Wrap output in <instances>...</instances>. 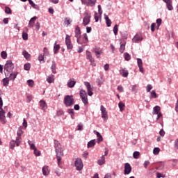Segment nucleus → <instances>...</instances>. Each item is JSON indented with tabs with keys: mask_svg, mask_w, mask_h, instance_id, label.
<instances>
[{
	"mask_svg": "<svg viewBox=\"0 0 178 178\" xmlns=\"http://www.w3.org/2000/svg\"><path fill=\"white\" fill-rule=\"evenodd\" d=\"M13 69H15V65H13V63H12V60H7L4 65L5 76H9V73H12Z\"/></svg>",
	"mask_w": 178,
	"mask_h": 178,
	"instance_id": "1",
	"label": "nucleus"
},
{
	"mask_svg": "<svg viewBox=\"0 0 178 178\" xmlns=\"http://www.w3.org/2000/svg\"><path fill=\"white\" fill-rule=\"evenodd\" d=\"M64 104L65 106H72L74 105V99L73 98V95H66L64 97Z\"/></svg>",
	"mask_w": 178,
	"mask_h": 178,
	"instance_id": "2",
	"label": "nucleus"
},
{
	"mask_svg": "<svg viewBox=\"0 0 178 178\" xmlns=\"http://www.w3.org/2000/svg\"><path fill=\"white\" fill-rule=\"evenodd\" d=\"M56 154L58 163L59 165L60 163V161H62V156H63V149H62V147L56 149Z\"/></svg>",
	"mask_w": 178,
	"mask_h": 178,
	"instance_id": "3",
	"label": "nucleus"
},
{
	"mask_svg": "<svg viewBox=\"0 0 178 178\" xmlns=\"http://www.w3.org/2000/svg\"><path fill=\"white\" fill-rule=\"evenodd\" d=\"M91 22V13H84V17L83 19V25L87 26Z\"/></svg>",
	"mask_w": 178,
	"mask_h": 178,
	"instance_id": "4",
	"label": "nucleus"
},
{
	"mask_svg": "<svg viewBox=\"0 0 178 178\" xmlns=\"http://www.w3.org/2000/svg\"><path fill=\"white\" fill-rule=\"evenodd\" d=\"M79 95L82 99V102L84 103L85 105L88 104V98L87 97V92L84 90H81Z\"/></svg>",
	"mask_w": 178,
	"mask_h": 178,
	"instance_id": "5",
	"label": "nucleus"
},
{
	"mask_svg": "<svg viewBox=\"0 0 178 178\" xmlns=\"http://www.w3.org/2000/svg\"><path fill=\"white\" fill-rule=\"evenodd\" d=\"M74 165L76 167V170H83V161L81 159H76L74 162Z\"/></svg>",
	"mask_w": 178,
	"mask_h": 178,
	"instance_id": "6",
	"label": "nucleus"
},
{
	"mask_svg": "<svg viewBox=\"0 0 178 178\" xmlns=\"http://www.w3.org/2000/svg\"><path fill=\"white\" fill-rule=\"evenodd\" d=\"M83 5H86V6L92 7L97 3V0H81Z\"/></svg>",
	"mask_w": 178,
	"mask_h": 178,
	"instance_id": "7",
	"label": "nucleus"
},
{
	"mask_svg": "<svg viewBox=\"0 0 178 178\" xmlns=\"http://www.w3.org/2000/svg\"><path fill=\"white\" fill-rule=\"evenodd\" d=\"M100 111L102 112V118L104 120H108V111H106V108H105L104 106H100Z\"/></svg>",
	"mask_w": 178,
	"mask_h": 178,
	"instance_id": "8",
	"label": "nucleus"
},
{
	"mask_svg": "<svg viewBox=\"0 0 178 178\" xmlns=\"http://www.w3.org/2000/svg\"><path fill=\"white\" fill-rule=\"evenodd\" d=\"M65 44L67 45V49H73V44H72V40L69 35H66Z\"/></svg>",
	"mask_w": 178,
	"mask_h": 178,
	"instance_id": "9",
	"label": "nucleus"
},
{
	"mask_svg": "<svg viewBox=\"0 0 178 178\" xmlns=\"http://www.w3.org/2000/svg\"><path fill=\"white\" fill-rule=\"evenodd\" d=\"M143 41V35L140 33H137L134 38L132 39V42L136 44Z\"/></svg>",
	"mask_w": 178,
	"mask_h": 178,
	"instance_id": "10",
	"label": "nucleus"
},
{
	"mask_svg": "<svg viewBox=\"0 0 178 178\" xmlns=\"http://www.w3.org/2000/svg\"><path fill=\"white\" fill-rule=\"evenodd\" d=\"M84 84L87 88L88 95H89V97H92V95L94 93L92 92V88H91V84H90L89 82H84Z\"/></svg>",
	"mask_w": 178,
	"mask_h": 178,
	"instance_id": "11",
	"label": "nucleus"
},
{
	"mask_svg": "<svg viewBox=\"0 0 178 178\" xmlns=\"http://www.w3.org/2000/svg\"><path fill=\"white\" fill-rule=\"evenodd\" d=\"M75 37L77 38L76 41L78 44H80L79 40L80 37H81V31L80 30V27H79V26H76L75 28Z\"/></svg>",
	"mask_w": 178,
	"mask_h": 178,
	"instance_id": "12",
	"label": "nucleus"
},
{
	"mask_svg": "<svg viewBox=\"0 0 178 178\" xmlns=\"http://www.w3.org/2000/svg\"><path fill=\"white\" fill-rule=\"evenodd\" d=\"M92 52L95 53L97 58H100V55H102V49L101 47H95L93 48Z\"/></svg>",
	"mask_w": 178,
	"mask_h": 178,
	"instance_id": "13",
	"label": "nucleus"
},
{
	"mask_svg": "<svg viewBox=\"0 0 178 178\" xmlns=\"http://www.w3.org/2000/svg\"><path fill=\"white\" fill-rule=\"evenodd\" d=\"M0 122L2 124H5L6 123V117L5 116V111H3V110L0 111Z\"/></svg>",
	"mask_w": 178,
	"mask_h": 178,
	"instance_id": "14",
	"label": "nucleus"
},
{
	"mask_svg": "<svg viewBox=\"0 0 178 178\" xmlns=\"http://www.w3.org/2000/svg\"><path fill=\"white\" fill-rule=\"evenodd\" d=\"M86 59H88L90 63L93 65V66H95V64H94V58H92V55L91 54V52L89 51H86Z\"/></svg>",
	"mask_w": 178,
	"mask_h": 178,
	"instance_id": "15",
	"label": "nucleus"
},
{
	"mask_svg": "<svg viewBox=\"0 0 178 178\" xmlns=\"http://www.w3.org/2000/svg\"><path fill=\"white\" fill-rule=\"evenodd\" d=\"M131 172V165H130V163H127L124 165V175H130Z\"/></svg>",
	"mask_w": 178,
	"mask_h": 178,
	"instance_id": "16",
	"label": "nucleus"
},
{
	"mask_svg": "<svg viewBox=\"0 0 178 178\" xmlns=\"http://www.w3.org/2000/svg\"><path fill=\"white\" fill-rule=\"evenodd\" d=\"M39 104H40V106L42 109V111H47V109H48V105L47 104V102H45V101L44 100H40L39 102Z\"/></svg>",
	"mask_w": 178,
	"mask_h": 178,
	"instance_id": "17",
	"label": "nucleus"
},
{
	"mask_svg": "<svg viewBox=\"0 0 178 178\" xmlns=\"http://www.w3.org/2000/svg\"><path fill=\"white\" fill-rule=\"evenodd\" d=\"M94 134H95L97 137V143L99 144V143H102L104 141V138H102V135L97 131H93Z\"/></svg>",
	"mask_w": 178,
	"mask_h": 178,
	"instance_id": "18",
	"label": "nucleus"
},
{
	"mask_svg": "<svg viewBox=\"0 0 178 178\" xmlns=\"http://www.w3.org/2000/svg\"><path fill=\"white\" fill-rule=\"evenodd\" d=\"M17 74H19L17 72H14L13 73L10 72L8 76H6V77H9L10 80H12L13 81L15 79H16V77L17 76Z\"/></svg>",
	"mask_w": 178,
	"mask_h": 178,
	"instance_id": "19",
	"label": "nucleus"
},
{
	"mask_svg": "<svg viewBox=\"0 0 178 178\" xmlns=\"http://www.w3.org/2000/svg\"><path fill=\"white\" fill-rule=\"evenodd\" d=\"M74 86H76V81H74V79H70L68 82H67V86L70 88H73V87H74Z\"/></svg>",
	"mask_w": 178,
	"mask_h": 178,
	"instance_id": "20",
	"label": "nucleus"
},
{
	"mask_svg": "<svg viewBox=\"0 0 178 178\" xmlns=\"http://www.w3.org/2000/svg\"><path fill=\"white\" fill-rule=\"evenodd\" d=\"M46 80L49 84H51V83H54V81H55V75L51 74L48 76Z\"/></svg>",
	"mask_w": 178,
	"mask_h": 178,
	"instance_id": "21",
	"label": "nucleus"
},
{
	"mask_svg": "<svg viewBox=\"0 0 178 178\" xmlns=\"http://www.w3.org/2000/svg\"><path fill=\"white\" fill-rule=\"evenodd\" d=\"M35 20H37V17H32L29 23V27H34V24L35 23Z\"/></svg>",
	"mask_w": 178,
	"mask_h": 178,
	"instance_id": "22",
	"label": "nucleus"
},
{
	"mask_svg": "<svg viewBox=\"0 0 178 178\" xmlns=\"http://www.w3.org/2000/svg\"><path fill=\"white\" fill-rule=\"evenodd\" d=\"M104 19L106 20L107 27H111L112 24V21H111V19H109V17H108V15H104Z\"/></svg>",
	"mask_w": 178,
	"mask_h": 178,
	"instance_id": "23",
	"label": "nucleus"
},
{
	"mask_svg": "<svg viewBox=\"0 0 178 178\" xmlns=\"http://www.w3.org/2000/svg\"><path fill=\"white\" fill-rule=\"evenodd\" d=\"M95 139L91 140L88 143V148H92L93 147H95Z\"/></svg>",
	"mask_w": 178,
	"mask_h": 178,
	"instance_id": "24",
	"label": "nucleus"
},
{
	"mask_svg": "<svg viewBox=\"0 0 178 178\" xmlns=\"http://www.w3.org/2000/svg\"><path fill=\"white\" fill-rule=\"evenodd\" d=\"M42 174L44 176H48V175H49V170H48V166H44L42 168Z\"/></svg>",
	"mask_w": 178,
	"mask_h": 178,
	"instance_id": "25",
	"label": "nucleus"
},
{
	"mask_svg": "<svg viewBox=\"0 0 178 178\" xmlns=\"http://www.w3.org/2000/svg\"><path fill=\"white\" fill-rule=\"evenodd\" d=\"M59 49H60V46L59 44H57L56 42L54 46V54H58V52H59Z\"/></svg>",
	"mask_w": 178,
	"mask_h": 178,
	"instance_id": "26",
	"label": "nucleus"
},
{
	"mask_svg": "<svg viewBox=\"0 0 178 178\" xmlns=\"http://www.w3.org/2000/svg\"><path fill=\"white\" fill-rule=\"evenodd\" d=\"M120 74H122V76L123 77H127V76H129V71L125 70H121L120 71Z\"/></svg>",
	"mask_w": 178,
	"mask_h": 178,
	"instance_id": "27",
	"label": "nucleus"
},
{
	"mask_svg": "<svg viewBox=\"0 0 178 178\" xmlns=\"http://www.w3.org/2000/svg\"><path fill=\"white\" fill-rule=\"evenodd\" d=\"M51 69L52 73H54V74H56V63H55V61L52 62Z\"/></svg>",
	"mask_w": 178,
	"mask_h": 178,
	"instance_id": "28",
	"label": "nucleus"
},
{
	"mask_svg": "<svg viewBox=\"0 0 178 178\" xmlns=\"http://www.w3.org/2000/svg\"><path fill=\"white\" fill-rule=\"evenodd\" d=\"M67 112L70 115L72 119H74V110L73 108H69Z\"/></svg>",
	"mask_w": 178,
	"mask_h": 178,
	"instance_id": "29",
	"label": "nucleus"
},
{
	"mask_svg": "<svg viewBox=\"0 0 178 178\" xmlns=\"http://www.w3.org/2000/svg\"><path fill=\"white\" fill-rule=\"evenodd\" d=\"M98 165H104L105 163V156H102L101 159L97 161Z\"/></svg>",
	"mask_w": 178,
	"mask_h": 178,
	"instance_id": "30",
	"label": "nucleus"
},
{
	"mask_svg": "<svg viewBox=\"0 0 178 178\" xmlns=\"http://www.w3.org/2000/svg\"><path fill=\"white\" fill-rule=\"evenodd\" d=\"M20 140H22V136H17L16 137V140H15L16 142L17 147H19V145H20V143H22V141Z\"/></svg>",
	"mask_w": 178,
	"mask_h": 178,
	"instance_id": "31",
	"label": "nucleus"
},
{
	"mask_svg": "<svg viewBox=\"0 0 178 178\" xmlns=\"http://www.w3.org/2000/svg\"><path fill=\"white\" fill-rule=\"evenodd\" d=\"M3 84L4 87H8L9 86V78H4L3 79Z\"/></svg>",
	"mask_w": 178,
	"mask_h": 178,
	"instance_id": "32",
	"label": "nucleus"
},
{
	"mask_svg": "<svg viewBox=\"0 0 178 178\" xmlns=\"http://www.w3.org/2000/svg\"><path fill=\"white\" fill-rule=\"evenodd\" d=\"M22 55H24V58L27 60L30 59V54H29V52H27V51L24 50L22 52Z\"/></svg>",
	"mask_w": 178,
	"mask_h": 178,
	"instance_id": "33",
	"label": "nucleus"
},
{
	"mask_svg": "<svg viewBox=\"0 0 178 178\" xmlns=\"http://www.w3.org/2000/svg\"><path fill=\"white\" fill-rule=\"evenodd\" d=\"M118 106L120 108V112H123V111H124V104L123 102H120L119 104H118Z\"/></svg>",
	"mask_w": 178,
	"mask_h": 178,
	"instance_id": "34",
	"label": "nucleus"
},
{
	"mask_svg": "<svg viewBox=\"0 0 178 178\" xmlns=\"http://www.w3.org/2000/svg\"><path fill=\"white\" fill-rule=\"evenodd\" d=\"M159 111H161V107L159 106L154 107V112L155 115H158V113H159Z\"/></svg>",
	"mask_w": 178,
	"mask_h": 178,
	"instance_id": "35",
	"label": "nucleus"
},
{
	"mask_svg": "<svg viewBox=\"0 0 178 178\" xmlns=\"http://www.w3.org/2000/svg\"><path fill=\"white\" fill-rule=\"evenodd\" d=\"M168 10H173V6H172V1L165 3Z\"/></svg>",
	"mask_w": 178,
	"mask_h": 178,
	"instance_id": "36",
	"label": "nucleus"
},
{
	"mask_svg": "<svg viewBox=\"0 0 178 178\" xmlns=\"http://www.w3.org/2000/svg\"><path fill=\"white\" fill-rule=\"evenodd\" d=\"M54 147L56 149H57V148H61L60 143H59V141L57 140H54Z\"/></svg>",
	"mask_w": 178,
	"mask_h": 178,
	"instance_id": "37",
	"label": "nucleus"
},
{
	"mask_svg": "<svg viewBox=\"0 0 178 178\" xmlns=\"http://www.w3.org/2000/svg\"><path fill=\"white\" fill-rule=\"evenodd\" d=\"M15 145H16V142L15 140H11L10 142V148L11 149H15Z\"/></svg>",
	"mask_w": 178,
	"mask_h": 178,
	"instance_id": "38",
	"label": "nucleus"
},
{
	"mask_svg": "<svg viewBox=\"0 0 178 178\" xmlns=\"http://www.w3.org/2000/svg\"><path fill=\"white\" fill-rule=\"evenodd\" d=\"M131 91H132V92L137 94V92L138 91V90L137 89V85H134L131 86Z\"/></svg>",
	"mask_w": 178,
	"mask_h": 178,
	"instance_id": "39",
	"label": "nucleus"
},
{
	"mask_svg": "<svg viewBox=\"0 0 178 178\" xmlns=\"http://www.w3.org/2000/svg\"><path fill=\"white\" fill-rule=\"evenodd\" d=\"M1 56L2 59H6V58H8V54L6 53V51H3L1 53Z\"/></svg>",
	"mask_w": 178,
	"mask_h": 178,
	"instance_id": "40",
	"label": "nucleus"
},
{
	"mask_svg": "<svg viewBox=\"0 0 178 178\" xmlns=\"http://www.w3.org/2000/svg\"><path fill=\"white\" fill-rule=\"evenodd\" d=\"M160 152H161V149L159 147H155L153 149V154L154 155H158V154H159Z\"/></svg>",
	"mask_w": 178,
	"mask_h": 178,
	"instance_id": "41",
	"label": "nucleus"
},
{
	"mask_svg": "<svg viewBox=\"0 0 178 178\" xmlns=\"http://www.w3.org/2000/svg\"><path fill=\"white\" fill-rule=\"evenodd\" d=\"M22 38H23V40H24V41H27V40H29V34H27V33H26V32H23L22 33Z\"/></svg>",
	"mask_w": 178,
	"mask_h": 178,
	"instance_id": "42",
	"label": "nucleus"
},
{
	"mask_svg": "<svg viewBox=\"0 0 178 178\" xmlns=\"http://www.w3.org/2000/svg\"><path fill=\"white\" fill-rule=\"evenodd\" d=\"M5 13L7 15H12V10L9 7H6L5 8Z\"/></svg>",
	"mask_w": 178,
	"mask_h": 178,
	"instance_id": "43",
	"label": "nucleus"
},
{
	"mask_svg": "<svg viewBox=\"0 0 178 178\" xmlns=\"http://www.w3.org/2000/svg\"><path fill=\"white\" fill-rule=\"evenodd\" d=\"M118 27V24H115L113 27V33L115 35H118V31H119V29Z\"/></svg>",
	"mask_w": 178,
	"mask_h": 178,
	"instance_id": "44",
	"label": "nucleus"
},
{
	"mask_svg": "<svg viewBox=\"0 0 178 178\" xmlns=\"http://www.w3.org/2000/svg\"><path fill=\"white\" fill-rule=\"evenodd\" d=\"M27 84L29 87H34V81L29 79L27 81Z\"/></svg>",
	"mask_w": 178,
	"mask_h": 178,
	"instance_id": "45",
	"label": "nucleus"
},
{
	"mask_svg": "<svg viewBox=\"0 0 178 178\" xmlns=\"http://www.w3.org/2000/svg\"><path fill=\"white\" fill-rule=\"evenodd\" d=\"M28 144H29V145L31 147V149L35 150V149H37V147H35V145H34V143H31V140L28 141Z\"/></svg>",
	"mask_w": 178,
	"mask_h": 178,
	"instance_id": "46",
	"label": "nucleus"
},
{
	"mask_svg": "<svg viewBox=\"0 0 178 178\" xmlns=\"http://www.w3.org/2000/svg\"><path fill=\"white\" fill-rule=\"evenodd\" d=\"M133 156L135 159H138V157L140 156V152H134L133 154Z\"/></svg>",
	"mask_w": 178,
	"mask_h": 178,
	"instance_id": "47",
	"label": "nucleus"
},
{
	"mask_svg": "<svg viewBox=\"0 0 178 178\" xmlns=\"http://www.w3.org/2000/svg\"><path fill=\"white\" fill-rule=\"evenodd\" d=\"M43 52H44V56H48L49 55V51H48V49L47 47H44L43 49Z\"/></svg>",
	"mask_w": 178,
	"mask_h": 178,
	"instance_id": "48",
	"label": "nucleus"
},
{
	"mask_svg": "<svg viewBox=\"0 0 178 178\" xmlns=\"http://www.w3.org/2000/svg\"><path fill=\"white\" fill-rule=\"evenodd\" d=\"M38 60L42 63H44L45 62V60H44V55L42 54H40L39 57H38Z\"/></svg>",
	"mask_w": 178,
	"mask_h": 178,
	"instance_id": "49",
	"label": "nucleus"
},
{
	"mask_svg": "<svg viewBox=\"0 0 178 178\" xmlns=\"http://www.w3.org/2000/svg\"><path fill=\"white\" fill-rule=\"evenodd\" d=\"M124 56L125 60H130L131 57H130V54H129V53H124Z\"/></svg>",
	"mask_w": 178,
	"mask_h": 178,
	"instance_id": "50",
	"label": "nucleus"
},
{
	"mask_svg": "<svg viewBox=\"0 0 178 178\" xmlns=\"http://www.w3.org/2000/svg\"><path fill=\"white\" fill-rule=\"evenodd\" d=\"M30 67H31L30 63H26L24 65V70H30Z\"/></svg>",
	"mask_w": 178,
	"mask_h": 178,
	"instance_id": "51",
	"label": "nucleus"
},
{
	"mask_svg": "<svg viewBox=\"0 0 178 178\" xmlns=\"http://www.w3.org/2000/svg\"><path fill=\"white\" fill-rule=\"evenodd\" d=\"M33 151L35 156H40V155H41V152H40V150L35 149Z\"/></svg>",
	"mask_w": 178,
	"mask_h": 178,
	"instance_id": "52",
	"label": "nucleus"
},
{
	"mask_svg": "<svg viewBox=\"0 0 178 178\" xmlns=\"http://www.w3.org/2000/svg\"><path fill=\"white\" fill-rule=\"evenodd\" d=\"M124 49H125V46L124 44H121L120 47V52L121 54H123V52H124Z\"/></svg>",
	"mask_w": 178,
	"mask_h": 178,
	"instance_id": "53",
	"label": "nucleus"
},
{
	"mask_svg": "<svg viewBox=\"0 0 178 178\" xmlns=\"http://www.w3.org/2000/svg\"><path fill=\"white\" fill-rule=\"evenodd\" d=\"M97 83L99 86H101L102 83H104V81H102V77L97 79Z\"/></svg>",
	"mask_w": 178,
	"mask_h": 178,
	"instance_id": "54",
	"label": "nucleus"
},
{
	"mask_svg": "<svg viewBox=\"0 0 178 178\" xmlns=\"http://www.w3.org/2000/svg\"><path fill=\"white\" fill-rule=\"evenodd\" d=\"M83 37L84 38V42L86 43V42H88V36H87V33H84L83 35Z\"/></svg>",
	"mask_w": 178,
	"mask_h": 178,
	"instance_id": "55",
	"label": "nucleus"
},
{
	"mask_svg": "<svg viewBox=\"0 0 178 178\" xmlns=\"http://www.w3.org/2000/svg\"><path fill=\"white\" fill-rule=\"evenodd\" d=\"M156 26V24L155 23H152L151 24V31H152V33H154V31H155V26Z\"/></svg>",
	"mask_w": 178,
	"mask_h": 178,
	"instance_id": "56",
	"label": "nucleus"
},
{
	"mask_svg": "<svg viewBox=\"0 0 178 178\" xmlns=\"http://www.w3.org/2000/svg\"><path fill=\"white\" fill-rule=\"evenodd\" d=\"M137 63L138 67L143 66V60H141L140 58L137 59Z\"/></svg>",
	"mask_w": 178,
	"mask_h": 178,
	"instance_id": "57",
	"label": "nucleus"
},
{
	"mask_svg": "<svg viewBox=\"0 0 178 178\" xmlns=\"http://www.w3.org/2000/svg\"><path fill=\"white\" fill-rule=\"evenodd\" d=\"M70 19L69 18H65V24H66V26H69V24H70Z\"/></svg>",
	"mask_w": 178,
	"mask_h": 178,
	"instance_id": "58",
	"label": "nucleus"
},
{
	"mask_svg": "<svg viewBox=\"0 0 178 178\" xmlns=\"http://www.w3.org/2000/svg\"><path fill=\"white\" fill-rule=\"evenodd\" d=\"M22 134H23V131L22 130V129L19 128L17 132V136H22Z\"/></svg>",
	"mask_w": 178,
	"mask_h": 178,
	"instance_id": "59",
	"label": "nucleus"
},
{
	"mask_svg": "<svg viewBox=\"0 0 178 178\" xmlns=\"http://www.w3.org/2000/svg\"><path fill=\"white\" fill-rule=\"evenodd\" d=\"M117 90L119 91V92H123V86H118Z\"/></svg>",
	"mask_w": 178,
	"mask_h": 178,
	"instance_id": "60",
	"label": "nucleus"
},
{
	"mask_svg": "<svg viewBox=\"0 0 178 178\" xmlns=\"http://www.w3.org/2000/svg\"><path fill=\"white\" fill-rule=\"evenodd\" d=\"M152 90V86L149 84L147 86V92H149Z\"/></svg>",
	"mask_w": 178,
	"mask_h": 178,
	"instance_id": "61",
	"label": "nucleus"
},
{
	"mask_svg": "<svg viewBox=\"0 0 178 178\" xmlns=\"http://www.w3.org/2000/svg\"><path fill=\"white\" fill-rule=\"evenodd\" d=\"M152 98H156V92L155 90H152L151 92Z\"/></svg>",
	"mask_w": 178,
	"mask_h": 178,
	"instance_id": "62",
	"label": "nucleus"
},
{
	"mask_svg": "<svg viewBox=\"0 0 178 178\" xmlns=\"http://www.w3.org/2000/svg\"><path fill=\"white\" fill-rule=\"evenodd\" d=\"M149 163H151L149 161H145L144 163H143V166L145 168V169H147L148 165H149Z\"/></svg>",
	"mask_w": 178,
	"mask_h": 178,
	"instance_id": "63",
	"label": "nucleus"
},
{
	"mask_svg": "<svg viewBox=\"0 0 178 178\" xmlns=\"http://www.w3.org/2000/svg\"><path fill=\"white\" fill-rule=\"evenodd\" d=\"M175 147L178 149V138L175 140Z\"/></svg>",
	"mask_w": 178,
	"mask_h": 178,
	"instance_id": "64",
	"label": "nucleus"
}]
</instances>
